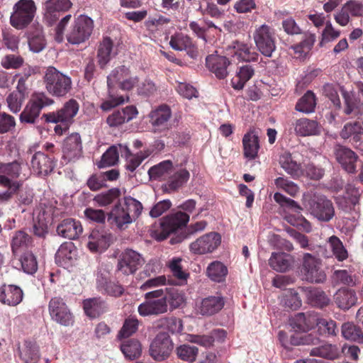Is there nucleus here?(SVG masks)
I'll list each match as a JSON object with an SVG mask.
<instances>
[{"label": "nucleus", "instance_id": "obj_3", "mask_svg": "<svg viewBox=\"0 0 363 363\" xmlns=\"http://www.w3.org/2000/svg\"><path fill=\"white\" fill-rule=\"evenodd\" d=\"M303 205L311 215L321 222H329L335 215L333 202L323 194H304Z\"/></svg>", "mask_w": 363, "mask_h": 363}, {"label": "nucleus", "instance_id": "obj_21", "mask_svg": "<svg viewBox=\"0 0 363 363\" xmlns=\"http://www.w3.org/2000/svg\"><path fill=\"white\" fill-rule=\"evenodd\" d=\"M206 65L218 79H223L228 75V67L230 65V61L225 56L210 55L206 58Z\"/></svg>", "mask_w": 363, "mask_h": 363}, {"label": "nucleus", "instance_id": "obj_22", "mask_svg": "<svg viewBox=\"0 0 363 363\" xmlns=\"http://www.w3.org/2000/svg\"><path fill=\"white\" fill-rule=\"evenodd\" d=\"M318 321V315L315 313H298L290 320V325L296 332L306 333L312 330Z\"/></svg>", "mask_w": 363, "mask_h": 363}, {"label": "nucleus", "instance_id": "obj_62", "mask_svg": "<svg viewBox=\"0 0 363 363\" xmlns=\"http://www.w3.org/2000/svg\"><path fill=\"white\" fill-rule=\"evenodd\" d=\"M25 99V95L19 91L11 92L6 98V102L10 111L14 113L20 111Z\"/></svg>", "mask_w": 363, "mask_h": 363}, {"label": "nucleus", "instance_id": "obj_14", "mask_svg": "<svg viewBox=\"0 0 363 363\" xmlns=\"http://www.w3.org/2000/svg\"><path fill=\"white\" fill-rule=\"evenodd\" d=\"M48 310L52 320L64 326L72 325L73 315L62 298H51L48 304Z\"/></svg>", "mask_w": 363, "mask_h": 363}, {"label": "nucleus", "instance_id": "obj_5", "mask_svg": "<svg viewBox=\"0 0 363 363\" xmlns=\"http://www.w3.org/2000/svg\"><path fill=\"white\" fill-rule=\"evenodd\" d=\"M44 84L48 92L54 96H65L72 88V79L54 67H49L45 73Z\"/></svg>", "mask_w": 363, "mask_h": 363}, {"label": "nucleus", "instance_id": "obj_13", "mask_svg": "<svg viewBox=\"0 0 363 363\" xmlns=\"http://www.w3.org/2000/svg\"><path fill=\"white\" fill-rule=\"evenodd\" d=\"M145 263L143 256L138 252L126 249L119 256L117 269L123 274H133Z\"/></svg>", "mask_w": 363, "mask_h": 363}, {"label": "nucleus", "instance_id": "obj_40", "mask_svg": "<svg viewBox=\"0 0 363 363\" xmlns=\"http://www.w3.org/2000/svg\"><path fill=\"white\" fill-rule=\"evenodd\" d=\"M28 42L30 50L34 53H39L45 49L46 42L41 26H37L28 32Z\"/></svg>", "mask_w": 363, "mask_h": 363}, {"label": "nucleus", "instance_id": "obj_57", "mask_svg": "<svg viewBox=\"0 0 363 363\" xmlns=\"http://www.w3.org/2000/svg\"><path fill=\"white\" fill-rule=\"evenodd\" d=\"M331 279L333 284L335 285L354 286L356 284V280L354 277L345 269L335 270L331 276Z\"/></svg>", "mask_w": 363, "mask_h": 363}, {"label": "nucleus", "instance_id": "obj_38", "mask_svg": "<svg viewBox=\"0 0 363 363\" xmlns=\"http://www.w3.org/2000/svg\"><path fill=\"white\" fill-rule=\"evenodd\" d=\"M244 156L248 160H254L259 149V137L255 131H250L242 138Z\"/></svg>", "mask_w": 363, "mask_h": 363}, {"label": "nucleus", "instance_id": "obj_1", "mask_svg": "<svg viewBox=\"0 0 363 363\" xmlns=\"http://www.w3.org/2000/svg\"><path fill=\"white\" fill-rule=\"evenodd\" d=\"M142 203L135 199L128 196L124 198L123 203L115 205L108 216V220L118 229L125 230L141 214Z\"/></svg>", "mask_w": 363, "mask_h": 363}, {"label": "nucleus", "instance_id": "obj_9", "mask_svg": "<svg viewBox=\"0 0 363 363\" xmlns=\"http://www.w3.org/2000/svg\"><path fill=\"white\" fill-rule=\"evenodd\" d=\"M54 101L45 93H34L20 114L21 122L34 123L38 118L41 110L45 106L52 105Z\"/></svg>", "mask_w": 363, "mask_h": 363}, {"label": "nucleus", "instance_id": "obj_36", "mask_svg": "<svg viewBox=\"0 0 363 363\" xmlns=\"http://www.w3.org/2000/svg\"><path fill=\"white\" fill-rule=\"evenodd\" d=\"M77 257V249L72 242H65L60 245L55 254V260L62 266L72 264Z\"/></svg>", "mask_w": 363, "mask_h": 363}, {"label": "nucleus", "instance_id": "obj_19", "mask_svg": "<svg viewBox=\"0 0 363 363\" xmlns=\"http://www.w3.org/2000/svg\"><path fill=\"white\" fill-rule=\"evenodd\" d=\"M30 165L34 174L47 176L54 169L55 162L52 157L39 151L32 155Z\"/></svg>", "mask_w": 363, "mask_h": 363}, {"label": "nucleus", "instance_id": "obj_2", "mask_svg": "<svg viewBox=\"0 0 363 363\" xmlns=\"http://www.w3.org/2000/svg\"><path fill=\"white\" fill-rule=\"evenodd\" d=\"M130 71L128 67L121 65L114 68L107 76L108 98L101 104L102 110L108 111L128 100V96L125 98L123 96H119L117 91L120 82H123L125 77H128Z\"/></svg>", "mask_w": 363, "mask_h": 363}, {"label": "nucleus", "instance_id": "obj_43", "mask_svg": "<svg viewBox=\"0 0 363 363\" xmlns=\"http://www.w3.org/2000/svg\"><path fill=\"white\" fill-rule=\"evenodd\" d=\"M21 359L25 363H37L40 359L39 348L35 342L26 340L19 347Z\"/></svg>", "mask_w": 363, "mask_h": 363}, {"label": "nucleus", "instance_id": "obj_7", "mask_svg": "<svg viewBox=\"0 0 363 363\" xmlns=\"http://www.w3.org/2000/svg\"><path fill=\"white\" fill-rule=\"evenodd\" d=\"M189 220V216L186 213L177 211L171 213L162 218L160 228L152 230L151 235L158 241L164 240L171 233L186 226Z\"/></svg>", "mask_w": 363, "mask_h": 363}, {"label": "nucleus", "instance_id": "obj_29", "mask_svg": "<svg viewBox=\"0 0 363 363\" xmlns=\"http://www.w3.org/2000/svg\"><path fill=\"white\" fill-rule=\"evenodd\" d=\"M83 228L80 221L73 218L63 220L57 227V234L69 240H75L82 234Z\"/></svg>", "mask_w": 363, "mask_h": 363}, {"label": "nucleus", "instance_id": "obj_45", "mask_svg": "<svg viewBox=\"0 0 363 363\" xmlns=\"http://www.w3.org/2000/svg\"><path fill=\"white\" fill-rule=\"evenodd\" d=\"M315 326L319 335L325 337H335L339 332L336 322L332 319L321 318L318 316Z\"/></svg>", "mask_w": 363, "mask_h": 363}, {"label": "nucleus", "instance_id": "obj_23", "mask_svg": "<svg viewBox=\"0 0 363 363\" xmlns=\"http://www.w3.org/2000/svg\"><path fill=\"white\" fill-rule=\"evenodd\" d=\"M359 197L358 189L352 184H348L345 187V194L335 196V201L340 209L349 212L358 203Z\"/></svg>", "mask_w": 363, "mask_h": 363}, {"label": "nucleus", "instance_id": "obj_50", "mask_svg": "<svg viewBox=\"0 0 363 363\" xmlns=\"http://www.w3.org/2000/svg\"><path fill=\"white\" fill-rule=\"evenodd\" d=\"M228 274L227 267L220 262H211L206 269L208 278L215 282H222Z\"/></svg>", "mask_w": 363, "mask_h": 363}, {"label": "nucleus", "instance_id": "obj_64", "mask_svg": "<svg viewBox=\"0 0 363 363\" xmlns=\"http://www.w3.org/2000/svg\"><path fill=\"white\" fill-rule=\"evenodd\" d=\"M274 184L277 188L284 190L291 196H295L299 191L298 186L293 182L280 177L275 179Z\"/></svg>", "mask_w": 363, "mask_h": 363}, {"label": "nucleus", "instance_id": "obj_55", "mask_svg": "<svg viewBox=\"0 0 363 363\" xmlns=\"http://www.w3.org/2000/svg\"><path fill=\"white\" fill-rule=\"evenodd\" d=\"M310 354L313 356H319L325 359H335L339 356V350L335 345L327 344L319 347L313 348Z\"/></svg>", "mask_w": 363, "mask_h": 363}, {"label": "nucleus", "instance_id": "obj_52", "mask_svg": "<svg viewBox=\"0 0 363 363\" xmlns=\"http://www.w3.org/2000/svg\"><path fill=\"white\" fill-rule=\"evenodd\" d=\"M315 105L316 101L314 94L311 91H308L297 102L296 110L299 112L310 113L314 111Z\"/></svg>", "mask_w": 363, "mask_h": 363}, {"label": "nucleus", "instance_id": "obj_54", "mask_svg": "<svg viewBox=\"0 0 363 363\" xmlns=\"http://www.w3.org/2000/svg\"><path fill=\"white\" fill-rule=\"evenodd\" d=\"M328 244L335 257L340 262L345 260L348 257V252L342 241L335 235L329 238Z\"/></svg>", "mask_w": 363, "mask_h": 363}, {"label": "nucleus", "instance_id": "obj_4", "mask_svg": "<svg viewBox=\"0 0 363 363\" xmlns=\"http://www.w3.org/2000/svg\"><path fill=\"white\" fill-rule=\"evenodd\" d=\"M144 298V301L138 307L141 316L160 315L168 311V299L164 289L150 291L145 294Z\"/></svg>", "mask_w": 363, "mask_h": 363}, {"label": "nucleus", "instance_id": "obj_49", "mask_svg": "<svg viewBox=\"0 0 363 363\" xmlns=\"http://www.w3.org/2000/svg\"><path fill=\"white\" fill-rule=\"evenodd\" d=\"M121 350L126 359L133 360L140 356L141 345L137 340H127L121 343Z\"/></svg>", "mask_w": 363, "mask_h": 363}, {"label": "nucleus", "instance_id": "obj_15", "mask_svg": "<svg viewBox=\"0 0 363 363\" xmlns=\"http://www.w3.org/2000/svg\"><path fill=\"white\" fill-rule=\"evenodd\" d=\"M358 96L352 92L341 89L345 101L344 113L351 117H359L363 115V83L358 82Z\"/></svg>", "mask_w": 363, "mask_h": 363}, {"label": "nucleus", "instance_id": "obj_33", "mask_svg": "<svg viewBox=\"0 0 363 363\" xmlns=\"http://www.w3.org/2000/svg\"><path fill=\"white\" fill-rule=\"evenodd\" d=\"M232 57L238 61L256 62L258 60L259 54L251 45L235 42L233 46Z\"/></svg>", "mask_w": 363, "mask_h": 363}, {"label": "nucleus", "instance_id": "obj_30", "mask_svg": "<svg viewBox=\"0 0 363 363\" xmlns=\"http://www.w3.org/2000/svg\"><path fill=\"white\" fill-rule=\"evenodd\" d=\"M72 6L69 0H48L44 4L45 16L52 23L58 18V13L67 11Z\"/></svg>", "mask_w": 363, "mask_h": 363}, {"label": "nucleus", "instance_id": "obj_51", "mask_svg": "<svg viewBox=\"0 0 363 363\" xmlns=\"http://www.w3.org/2000/svg\"><path fill=\"white\" fill-rule=\"evenodd\" d=\"M341 333L342 336L350 341L358 343L363 342V333L360 328L352 323H345L342 325Z\"/></svg>", "mask_w": 363, "mask_h": 363}, {"label": "nucleus", "instance_id": "obj_48", "mask_svg": "<svg viewBox=\"0 0 363 363\" xmlns=\"http://www.w3.org/2000/svg\"><path fill=\"white\" fill-rule=\"evenodd\" d=\"M182 261V259L179 257H174L168 264L173 277L177 279L175 283L177 285H184L189 277V274L183 270Z\"/></svg>", "mask_w": 363, "mask_h": 363}, {"label": "nucleus", "instance_id": "obj_63", "mask_svg": "<svg viewBox=\"0 0 363 363\" xmlns=\"http://www.w3.org/2000/svg\"><path fill=\"white\" fill-rule=\"evenodd\" d=\"M24 272L33 274L38 269L36 258L31 252L24 253L20 259Z\"/></svg>", "mask_w": 363, "mask_h": 363}, {"label": "nucleus", "instance_id": "obj_8", "mask_svg": "<svg viewBox=\"0 0 363 363\" xmlns=\"http://www.w3.org/2000/svg\"><path fill=\"white\" fill-rule=\"evenodd\" d=\"M94 29V21L85 15H79L67 30L65 37L72 45H79L90 38Z\"/></svg>", "mask_w": 363, "mask_h": 363}, {"label": "nucleus", "instance_id": "obj_41", "mask_svg": "<svg viewBox=\"0 0 363 363\" xmlns=\"http://www.w3.org/2000/svg\"><path fill=\"white\" fill-rule=\"evenodd\" d=\"M334 298L337 306L343 310H348L354 306L357 301L354 291L347 289H339Z\"/></svg>", "mask_w": 363, "mask_h": 363}, {"label": "nucleus", "instance_id": "obj_61", "mask_svg": "<svg viewBox=\"0 0 363 363\" xmlns=\"http://www.w3.org/2000/svg\"><path fill=\"white\" fill-rule=\"evenodd\" d=\"M21 170V164L17 161L9 163L0 162V174H6L10 179L18 178Z\"/></svg>", "mask_w": 363, "mask_h": 363}, {"label": "nucleus", "instance_id": "obj_6", "mask_svg": "<svg viewBox=\"0 0 363 363\" xmlns=\"http://www.w3.org/2000/svg\"><path fill=\"white\" fill-rule=\"evenodd\" d=\"M36 6L33 0H19L13 6L10 24L17 30L27 28L36 13Z\"/></svg>", "mask_w": 363, "mask_h": 363}, {"label": "nucleus", "instance_id": "obj_60", "mask_svg": "<svg viewBox=\"0 0 363 363\" xmlns=\"http://www.w3.org/2000/svg\"><path fill=\"white\" fill-rule=\"evenodd\" d=\"M198 352L199 350L196 347L189 345H183L177 348L179 357L189 362H193L196 360Z\"/></svg>", "mask_w": 363, "mask_h": 363}, {"label": "nucleus", "instance_id": "obj_47", "mask_svg": "<svg viewBox=\"0 0 363 363\" xmlns=\"http://www.w3.org/2000/svg\"><path fill=\"white\" fill-rule=\"evenodd\" d=\"M306 296L312 305L320 308L328 306L330 303V298L320 289L308 288Z\"/></svg>", "mask_w": 363, "mask_h": 363}, {"label": "nucleus", "instance_id": "obj_42", "mask_svg": "<svg viewBox=\"0 0 363 363\" xmlns=\"http://www.w3.org/2000/svg\"><path fill=\"white\" fill-rule=\"evenodd\" d=\"M174 168L172 161L164 160L150 167L148 170V174L151 179L165 180L173 172Z\"/></svg>", "mask_w": 363, "mask_h": 363}, {"label": "nucleus", "instance_id": "obj_56", "mask_svg": "<svg viewBox=\"0 0 363 363\" xmlns=\"http://www.w3.org/2000/svg\"><path fill=\"white\" fill-rule=\"evenodd\" d=\"M31 242V238L23 230L15 233L11 240V248L13 253L19 250L26 248Z\"/></svg>", "mask_w": 363, "mask_h": 363}, {"label": "nucleus", "instance_id": "obj_20", "mask_svg": "<svg viewBox=\"0 0 363 363\" xmlns=\"http://www.w3.org/2000/svg\"><path fill=\"white\" fill-rule=\"evenodd\" d=\"M172 116L170 108L161 105L150 113V122L155 132H162L169 129V121Z\"/></svg>", "mask_w": 363, "mask_h": 363}, {"label": "nucleus", "instance_id": "obj_11", "mask_svg": "<svg viewBox=\"0 0 363 363\" xmlns=\"http://www.w3.org/2000/svg\"><path fill=\"white\" fill-rule=\"evenodd\" d=\"M253 38L259 51L266 57H271L276 49L275 33L273 28L263 24L256 28Z\"/></svg>", "mask_w": 363, "mask_h": 363}, {"label": "nucleus", "instance_id": "obj_28", "mask_svg": "<svg viewBox=\"0 0 363 363\" xmlns=\"http://www.w3.org/2000/svg\"><path fill=\"white\" fill-rule=\"evenodd\" d=\"M111 234L104 230H94L89 236L87 247L93 252H102L110 245Z\"/></svg>", "mask_w": 363, "mask_h": 363}, {"label": "nucleus", "instance_id": "obj_31", "mask_svg": "<svg viewBox=\"0 0 363 363\" xmlns=\"http://www.w3.org/2000/svg\"><path fill=\"white\" fill-rule=\"evenodd\" d=\"M118 53L117 48L109 37H105L100 43L97 52L99 65L104 67Z\"/></svg>", "mask_w": 363, "mask_h": 363}, {"label": "nucleus", "instance_id": "obj_39", "mask_svg": "<svg viewBox=\"0 0 363 363\" xmlns=\"http://www.w3.org/2000/svg\"><path fill=\"white\" fill-rule=\"evenodd\" d=\"M83 308L86 315L94 318L106 312L108 305L101 298H92L84 301Z\"/></svg>", "mask_w": 363, "mask_h": 363}, {"label": "nucleus", "instance_id": "obj_25", "mask_svg": "<svg viewBox=\"0 0 363 363\" xmlns=\"http://www.w3.org/2000/svg\"><path fill=\"white\" fill-rule=\"evenodd\" d=\"M190 177L189 172L184 168H174L167 183L162 185V190L167 193L177 191L187 182Z\"/></svg>", "mask_w": 363, "mask_h": 363}, {"label": "nucleus", "instance_id": "obj_32", "mask_svg": "<svg viewBox=\"0 0 363 363\" xmlns=\"http://www.w3.org/2000/svg\"><path fill=\"white\" fill-rule=\"evenodd\" d=\"M138 113V110L134 106H128L121 110L113 111L107 118L106 122L111 127H117L133 120Z\"/></svg>", "mask_w": 363, "mask_h": 363}, {"label": "nucleus", "instance_id": "obj_18", "mask_svg": "<svg viewBox=\"0 0 363 363\" xmlns=\"http://www.w3.org/2000/svg\"><path fill=\"white\" fill-rule=\"evenodd\" d=\"M62 158L67 162H75L82 155L81 136L73 133L65 138L62 148Z\"/></svg>", "mask_w": 363, "mask_h": 363}, {"label": "nucleus", "instance_id": "obj_58", "mask_svg": "<svg viewBox=\"0 0 363 363\" xmlns=\"http://www.w3.org/2000/svg\"><path fill=\"white\" fill-rule=\"evenodd\" d=\"M121 195V191L118 188H113L107 191L97 194L94 201L101 206H106L118 199Z\"/></svg>", "mask_w": 363, "mask_h": 363}, {"label": "nucleus", "instance_id": "obj_26", "mask_svg": "<svg viewBox=\"0 0 363 363\" xmlns=\"http://www.w3.org/2000/svg\"><path fill=\"white\" fill-rule=\"evenodd\" d=\"M129 153V148L127 145L121 144L112 145L102 155L101 160L98 163L99 168L113 166L117 164L119 155L123 157Z\"/></svg>", "mask_w": 363, "mask_h": 363}, {"label": "nucleus", "instance_id": "obj_53", "mask_svg": "<svg viewBox=\"0 0 363 363\" xmlns=\"http://www.w3.org/2000/svg\"><path fill=\"white\" fill-rule=\"evenodd\" d=\"M150 154L151 152L149 150L140 151L135 155L131 154L129 150V153L123 157L126 160V169L132 172H134Z\"/></svg>", "mask_w": 363, "mask_h": 363}, {"label": "nucleus", "instance_id": "obj_10", "mask_svg": "<svg viewBox=\"0 0 363 363\" xmlns=\"http://www.w3.org/2000/svg\"><path fill=\"white\" fill-rule=\"evenodd\" d=\"M301 272L308 282L321 284L326 280V274L321 268V259L310 253L303 255Z\"/></svg>", "mask_w": 363, "mask_h": 363}, {"label": "nucleus", "instance_id": "obj_59", "mask_svg": "<svg viewBox=\"0 0 363 363\" xmlns=\"http://www.w3.org/2000/svg\"><path fill=\"white\" fill-rule=\"evenodd\" d=\"M157 326L164 328L172 333H179L183 330L182 320L175 317H166L160 319Z\"/></svg>", "mask_w": 363, "mask_h": 363}, {"label": "nucleus", "instance_id": "obj_46", "mask_svg": "<svg viewBox=\"0 0 363 363\" xmlns=\"http://www.w3.org/2000/svg\"><path fill=\"white\" fill-rule=\"evenodd\" d=\"M169 45L172 49L178 51L193 52L194 48L191 39L182 33H176L171 37Z\"/></svg>", "mask_w": 363, "mask_h": 363}, {"label": "nucleus", "instance_id": "obj_27", "mask_svg": "<svg viewBox=\"0 0 363 363\" xmlns=\"http://www.w3.org/2000/svg\"><path fill=\"white\" fill-rule=\"evenodd\" d=\"M335 157L341 167L348 173L356 172V162L358 156L352 150L339 146L335 150Z\"/></svg>", "mask_w": 363, "mask_h": 363}, {"label": "nucleus", "instance_id": "obj_17", "mask_svg": "<svg viewBox=\"0 0 363 363\" xmlns=\"http://www.w3.org/2000/svg\"><path fill=\"white\" fill-rule=\"evenodd\" d=\"M221 242V237L219 233L211 232L206 233L189 245L191 252L197 255H203L212 252Z\"/></svg>", "mask_w": 363, "mask_h": 363}, {"label": "nucleus", "instance_id": "obj_34", "mask_svg": "<svg viewBox=\"0 0 363 363\" xmlns=\"http://www.w3.org/2000/svg\"><path fill=\"white\" fill-rule=\"evenodd\" d=\"M294 262V257L285 252H272L269 259L270 267L280 272L290 270L293 267Z\"/></svg>", "mask_w": 363, "mask_h": 363}, {"label": "nucleus", "instance_id": "obj_16", "mask_svg": "<svg viewBox=\"0 0 363 363\" xmlns=\"http://www.w3.org/2000/svg\"><path fill=\"white\" fill-rule=\"evenodd\" d=\"M173 350L169 335L160 333L155 337L150 346V354L156 361H163L169 357Z\"/></svg>", "mask_w": 363, "mask_h": 363}, {"label": "nucleus", "instance_id": "obj_24", "mask_svg": "<svg viewBox=\"0 0 363 363\" xmlns=\"http://www.w3.org/2000/svg\"><path fill=\"white\" fill-rule=\"evenodd\" d=\"M23 298V290L16 285L4 284L0 287V302L9 306L18 305Z\"/></svg>", "mask_w": 363, "mask_h": 363}, {"label": "nucleus", "instance_id": "obj_12", "mask_svg": "<svg viewBox=\"0 0 363 363\" xmlns=\"http://www.w3.org/2000/svg\"><path fill=\"white\" fill-rule=\"evenodd\" d=\"M79 105L74 99H69L55 112L43 114V117L48 123H62L69 125L79 111Z\"/></svg>", "mask_w": 363, "mask_h": 363}, {"label": "nucleus", "instance_id": "obj_37", "mask_svg": "<svg viewBox=\"0 0 363 363\" xmlns=\"http://www.w3.org/2000/svg\"><path fill=\"white\" fill-rule=\"evenodd\" d=\"M279 162L281 168L293 178L298 177L302 174L301 163L289 152H285L281 154Z\"/></svg>", "mask_w": 363, "mask_h": 363}, {"label": "nucleus", "instance_id": "obj_35", "mask_svg": "<svg viewBox=\"0 0 363 363\" xmlns=\"http://www.w3.org/2000/svg\"><path fill=\"white\" fill-rule=\"evenodd\" d=\"M225 305V301L222 296H209L202 299L199 313L202 315L211 316L218 313Z\"/></svg>", "mask_w": 363, "mask_h": 363}, {"label": "nucleus", "instance_id": "obj_44", "mask_svg": "<svg viewBox=\"0 0 363 363\" xmlns=\"http://www.w3.org/2000/svg\"><path fill=\"white\" fill-rule=\"evenodd\" d=\"M295 131L301 136L315 135L320 132V127L315 121L300 118L296 121Z\"/></svg>", "mask_w": 363, "mask_h": 363}]
</instances>
